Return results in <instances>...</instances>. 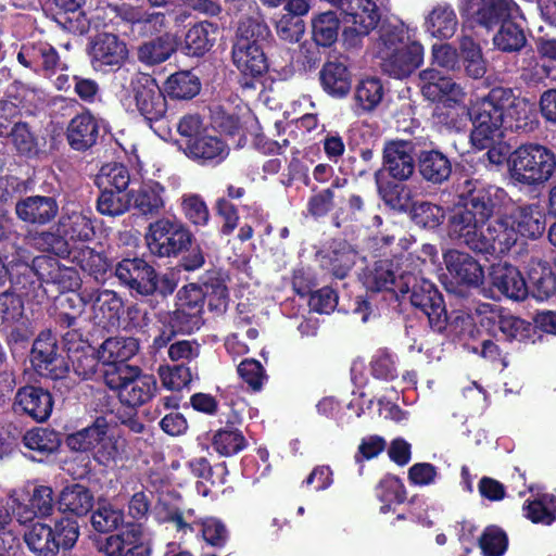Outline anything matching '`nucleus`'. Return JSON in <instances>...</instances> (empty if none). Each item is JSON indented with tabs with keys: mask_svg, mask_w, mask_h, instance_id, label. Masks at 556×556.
Returning <instances> with one entry per match:
<instances>
[{
	"mask_svg": "<svg viewBox=\"0 0 556 556\" xmlns=\"http://www.w3.org/2000/svg\"><path fill=\"white\" fill-rule=\"evenodd\" d=\"M510 203L505 190L495 186L477 187L466 180L459 194V202L452 208L447 232L470 249L481 253H497V225L494 213Z\"/></svg>",
	"mask_w": 556,
	"mask_h": 556,
	"instance_id": "nucleus-1",
	"label": "nucleus"
},
{
	"mask_svg": "<svg viewBox=\"0 0 556 556\" xmlns=\"http://www.w3.org/2000/svg\"><path fill=\"white\" fill-rule=\"evenodd\" d=\"M472 123L470 140L477 149L489 148L504 137L505 130L529 131L536 124L534 103L519 98L510 89L494 88L467 110Z\"/></svg>",
	"mask_w": 556,
	"mask_h": 556,
	"instance_id": "nucleus-2",
	"label": "nucleus"
},
{
	"mask_svg": "<svg viewBox=\"0 0 556 556\" xmlns=\"http://www.w3.org/2000/svg\"><path fill=\"white\" fill-rule=\"evenodd\" d=\"M409 27L401 22L380 28L372 45V54L379 60L381 70L396 79L410 76L422 63L425 48L417 40H410Z\"/></svg>",
	"mask_w": 556,
	"mask_h": 556,
	"instance_id": "nucleus-3",
	"label": "nucleus"
},
{
	"mask_svg": "<svg viewBox=\"0 0 556 556\" xmlns=\"http://www.w3.org/2000/svg\"><path fill=\"white\" fill-rule=\"evenodd\" d=\"M67 446L77 452H90L101 466L114 467L123 458L125 442L116 427L105 418L94 422L66 439Z\"/></svg>",
	"mask_w": 556,
	"mask_h": 556,
	"instance_id": "nucleus-4",
	"label": "nucleus"
},
{
	"mask_svg": "<svg viewBox=\"0 0 556 556\" xmlns=\"http://www.w3.org/2000/svg\"><path fill=\"white\" fill-rule=\"evenodd\" d=\"M268 37L269 28L258 17H248L240 22L232 47V61L242 75L256 78L267 72L264 45Z\"/></svg>",
	"mask_w": 556,
	"mask_h": 556,
	"instance_id": "nucleus-5",
	"label": "nucleus"
},
{
	"mask_svg": "<svg viewBox=\"0 0 556 556\" xmlns=\"http://www.w3.org/2000/svg\"><path fill=\"white\" fill-rule=\"evenodd\" d=\"M509 179L514 185L535 187L544 185L556 169L555 153L539 143H525L507 159Z\"/></svg>",
	"mask_w": 556,
	"mask_h": 556,
	"instance_id": "nucleus-6",
	"label": "nucleus"
},
{
	"mask_svg": "<svg viewBox=\"0 0 556 556\" xmlns=\"http://www.w3.org/2000/svg\"><path fill=\"white\" fill-rule=\"evenodd\" d=\"M104 383L122 404L129 407L141 406L150 401L157 389L153 376L143 374L140 368L119 365L114 370L104 371Z\"/></svg>",
	"mask_w": 556,
	"mask_h": 556,
	"instance_id": "nucleus-7",
	"label": "nucleus"
},
{
	"mask_svg": "<svg viewBox=\"0 0 556 556\" xmlns=\"http://www.w3.org/2000/svg\"><path fill=\"white\" fill-rule=\"evenodd\" d=\"M497 253L508 251L519 237L536 239L545 230V215L538 204L516 207L509 216L496 217Z\"/></svg>",
	"mask_w": 556,
	"mask_h": 556,
	"instance_id": "nucleus-8",
	"label": "nucleus"
},
{
	"mask_svg": "<svg viewBox=\"0 0 556 556\" xmlns=\"http://www.w3.org/2000/svg\"><path fill=\"white\" fill-rule=\"evenodd\" d=\"M78 536V523L70 518H62L53 528L45 522H34L23 534L26 546L36 556H56L60 548H72Z\"/></svg>",
	"mask_w": 556,
	"mask_h": 556,
	"instance_id": "nucleus-9",
	"label": "nucleus"
},
{
	"mask_svg": "<svg viewBox=\"0 0 556 556\" xmlns=\"http://www.w3.org/2000/svg\"><path fill=\"white\" fill-rule=\"evenodd\" d=\"M390 11V0H346L343 4L344 43L359 46L362 39L374 30L382 15Z\"/></svg>",
	"mask_w": 556,
	"mask_h": 556,
	"instance_id": "nucleus-10",
	"label": "nucleus"
},
{
	"mask_svg": "<svg viewBox=\"0 0 556 556\" xmlns=\"http://www.w3.org/2000/svg\"><path fill=\"white\" fill-rule=\"evenodd\" d=\"M34 243L41 250L49 251L78 265L84 271L93 275L96 278L106 268L104 257L85 243L71 245L67 240L52 232H41L34 238Z\"/></svg>",
	"mask_w": 556,
	"mask_h": 556,
	"instance_id": "nucleus-11",
	"label": "nucleus"
},
{
	"mask_svg": "<svg viewBox=\"0 0 556 556\" xmlns=\"http://www.w3.org/2000/svg\"><path fill=\"white\" fill-rule=\"evenodd\" d=\"M146 241L152 254L169 257L191 244V233L181 223L161 218L150 224Z\"/></svg>",
	"mask_w": 556,
	"mask_h": 556,
	"instance_id": "nucleus-12",
	"label": "nucleus"
},
{
	"mask_svg": "<svg viewBox=\"0 0 556 556\" xmlns=\"http://www.w3.org/2000/svg\"><path fill=\"white\" fill-rule=\"evenodd\" d=\"M413 264V257L405 260L379 261L370 269L364 279V285L372 291L393 290L401 293L409 292L410 282L416 281V276L408 270Z\"/></svg>",
	"mask_w": 556,
	"mask_h": 556,
	"instance_id": "nucleus-13",
	"label": "nucleus"
},
{
	"mask_svg": "<svg viewBox=\"0 0 556 556\" xmlns=\"http://www.w3.org/2000/svg\"><path fill=\"white\" fill-rule=\"evenodd\" d=\"M136 111L150 124L160 122L167 111L164 92L150 75L139 74L131 80Z\"/></svg>",
	"mask_w": 556,
	"mask_h": 556,
	"instance_id": "nucleus-14",
	"label": "nucleus"
},
{
	"mask_svg": "<svg viewBox=\"0 0 556 556\" xmlns=\"http://www.w3.org/2000/svg\"><path fill=\"white\" fill-rule=\"evenodd\" d=\"M24 274H30V282L33 278L47 285H54L61 292L74 291L80 285V277L77 270L64 264H60L58 260L49 255H40L31 258V263H24Z\"/></svg>",
	"mask_w": 556,
	"mask_h": 556,
	"instance_id": "nucleus-15",
	"label": "nucleus"
},
{
	"mask_svg": "<svg viewBox=\"0 0 556 556\" xmlns=\"http://www.w3.org/2000/svg\"><path fill=\"white\" fill-rule=\"evenodd\" d=\"M476 314L480 318L482 327L498 323L501 333L508 341L520 343H533L535 341L536 331L534 326L511 314H503L498 306L494 304L478 303Z\"/></svg>",
	"mask_w": 556,
	"mask_h": 556,
	"instance_id": "nucleus-16",
	"label": "nucleus"
},
{
	"mask_svg": "<svg viewBox=\"0 0 556 556\" xmlns=\"http://www.w3.org/2000/svg\"><path fill=\"white\" fill-rule=\"evenodd\" d=\"M410 302L428 317L430 327L441 332L446 328L447 315L443 298L435 286L428 279L416 275L410 282Z\"/></svg>",
	"mask_w": 556,
	"mask_h": 556,
	"instance_id": "nucleus-17",
	"label": "nucleus"
},
{
	"mask_svg": "<svg viewBox=\"0 0 556 556\" xmlns=\"http://www.w3.org/2000/svg\"><path fill=\"white\" fill-rule=\"evenodd\" d=\"M463 15L477 25L491 30L507 17H513L520 8L515 0H460Z\"/></svg>",
	"mask_w": 556,
	"mask_h": 556,
	"instance_id": "nucleus-18",
	"label": "nucleus"
},
{
	"mask_svg": "<svg viewBox=\"0 0 556 556\" xmlns=\"http://www.w3.org/2000/svg\"><path fill=\"white\" fill-rule=\"evenodd\" d=\"M89 56L94 71L109 73L121 67L128 56V50L116 35L102 33L91 41Z\"/></svg>",
	"mask_w": 556,
	"mask_h": 556,
	"instance_id": "nucleus-19",
	"label": "nucleus"
},
{
	"mask_svg": "<svg viewBox=\"0 0 556 556\" xmlns=\"http://www.w3.org/2000/svg\"><path fill=\"white\" fill-rule=\"evenodd\" d=\"M418 79L422 96L431 102L451 105L464 100L465 92L462 86L451 77L441 74L437 68L421 71Z\"/></svg>",
	"mask_w": 556,
	"mask_h": 556,
	"instance_id": "nucleus-20",
	"label": "nucleus"
},
{
	"mask_svg": "<svg viewBox=\"0 0 556 556\" xmlns=\"http://www.w3.org/2000/svg\"><path fill=\"white\" fill-rule=\"evenodd\" d=\"M30 361L35 369L45 377L60 379L67 371V365L58 354L56 340L50 331L41 332L35 340Z\"/></svg>",
	"mask_w": 556,
	"mask_h": 556,
	"instance_id": "nucleus-21",
	"label": "nucleus"
},
{
	"mask_svg": "<svg viewBox=\"0 0 556 556\" xmlns=\"http://www.w3.org/2000/svg\"><path fill=\"white\" fill-rule=\"evenodd\" d=\"M104 18L111 22L114 16L119 17L122 21L132 25L134 31L141 36H153L163 31L166 27L165 15L162 13H147L141 8L131 7L129 4H109L106 8Z\"/></svg>",
	"mask_w": 556,
	"mask_h": 556,
	"instance_id": "nucleus-22",
	"label": "nucleus"
},
{
	"mask_svg": "<svg viewBox=\"0 0 556 556\" xmlns=\"http://www.w3.org/2000/svg\"><path fill=\"white\" fill-rule=\"evenodd\" d=\"M182 152L200 165H217L228 156L229 147L220 137L206 130L202 136L184 143Z\"/></svg>",
	"mask_w": 556,
	"mask_h": 556,
	"instance_id": "nucleus-23",
	"label": "nucleus"
},
{
	"mask_svg": "<svg viewBox=\"0 0 556 556\" xmlns=\"http://www.w3.org/2000/svg\"><path fill=\"white\" fill-rule=\"evenodd\" d=\"M157 514L162 521L172 522L177 531L186 533L189 530L194 532L197 527L198 531L202 533L203 540L212 546H222L226 543L228 536L227 529L216 518H205L200 522L191 525L186 521L184 514L178 509H170L163 515V508H160Z\"/></svg>",
	"mask_w": 556,
	"mask_h": 556,
	"instance_id": "nucleus-24",
	"label": "nucleus"
},
{
	"mask_svg": "<svg viewBox=\"0 0 556 556\" xmlns=\"http://www.w3.org/2000/svg\"><path fill=\"white\" fill-rule=\"evenodd\" d=\"M102 551L108 556H150L148 536L139 525H131L118 534L109 536Z\"/></svg>",
	"mask_w": 556,
	"mask_h": 556,
	"instance_id": "nucleus-25",
	"label": "nucleus"
},
{
	"mask_svg": "<svg viewBox=\"0 0 556 556\" xmlns=\"http://www.w3.org/2000/svg\"><path fill=\"white\" fill-rule=\"evenodd\" d=\"M119 281L139 294L149 295L156 290V274L152 266L141 258H126L115 269Z\"/></svg>",
	"mask_w": 556,
	"mask_h": 556,
	"instance_id": "nucleus-26",
	"label": "nucleus"
},
{
	"mask_svg": "<svg viewBox=\"0 0 556 556\" xmlns=\"http://www.w3.org/2000/svg\"><path fill=\"white\" fill-rule=\"evenodd\" d=\"M459 21L455 9L447 2L434 4L424 14L422 29L429 37L446 41L458 30Z\"/></svg>",
	"mask_w": 556,
	"mask_h": 556,
	"instance_id": "nucleus-27",
	"label": "nucleus"
},
{
	"mask_svg": "<svg viewBox=\"0 0 556 556\" xmlns=\"http://www.w3.org/2000/svg\"><path fill=\"white\" fill-rule=\"evenodd\" d=\"M13 407L16 413L26 414L41 422L51 415L53 401L46 390L27 386L16 392Z\"/></svg>",
	"mask_w": 556,
	"mask_h": 556,
	"instance_id": "nucleus-28",
	"label": "nucleus"
},
{
	"mask_svg": "<svg viewBox=\"0 0 556 556\" xmlns=\"http://www.w3.org/2000/svg\"><path fill=\"white\" fill-rule=\"evenodd\" d=\"M446 269L458 285L478 287L483 281L481 265L468 253L451 250L444 254Z\"/></svg>",
	"mask_w": 556,
	"mask_h": 556,
	"instance_id": "nucleus-29",
	"label": "nucleus"
},
{
	"mask_svg": "<svg viewBox=\"0 0 556 556\" xmlns=\"http://www.w3.org/2000/svg\"><path fill=\"white\" fill-rule=\"evenodd\" d=\"M525 16L519 8L513 17H507L496 26L492 37L493 46L502 52H518L527 45Z\"/></svg>",
	"mask_w": 556,
	"mask_h": 556,
	"instance_id": "nucleus-30",
	"label": "nucleus"
},
{
	"mask_svg": "<svg viewBox=\"0 0 556 556\" xmlns=\"http://www.w3.org/2000/svg\"><path fill=\"white\" fill-rule=\"evenodd\" d=\"M492 286L503 295L522 301L528 295L526 280L519 269L507 263L493 265L490 273Z\"/></svg>",
	"mask_w": 556,
	"mask_h": 556,
	"instance_id": "nucleus-31",
	"label": "nucleus"
},
{
	"mask_svg": "<svg viewBox=\"0 0 556 556\" xmlns=\"http://www.w3.org/2000/svg\"><path fill=\"white\" fill-rule=\"evenodd\" d=\"M59 212V205L54 198L31 195L20 200L15 205L17 217L28 224L46 225L50 223Z\"/></svg>",
	"mask_w": 556,
	"mask_h": 556,
	"instance_id": "nucleus-32",
	"label": "nucleus"
},
{
	"mask_svg": "<svg viewBox=\"0 0 556 556\" xmlns=\"http://www.w3.org/2000/svg\"><path fill=\"white\" fill-rule=\"evenodd\" d=\"M92 298L89 304L92 309L93 321L103 327H114L123 308L121 298L112 290L109 289H91Z\"/></svg>",
	"mask_w": 556,
	"mask_h": 556,
	"instance_id": "nucleus-33",
	"label": "nucleus"
},
{
	"mask_svg": "<svg viewBox=\"0 0 556 556\" xmlns=\"http://www.w3.org/2000/svg\"><path fill=\"white\" fill-rule=\"evenodd\" d=\"M383 165L389 174L399 180H405L414 173L413 146L407 141H393L386 146Z\"/></svg>",
	"mask_w": 556,
	"mask_h": 556,
	"instance_id": "nucleus-34",
	"label": "nucleus"
},
{
	"mask_svg": "<svg viewBox=\"0 0 556 556\" xmlns=\"http://www.w3.org/2000/svg\"><path fill=\"white\" fill-rule=\"evenodd\" d=\"M139 345L136 339L126 337H113L106 339L98 349V358L109 366L106 370H114L138 352Z\"/></svg>",
	"mask_w": 556,
	"mask_h": 556,
	"instance_id": "nucleus-35",
	"label": "nucleus"
},
{
	"mask_svg": "<svg viewBox=\"0 0 556 556\" xmlns=\"http://www.w3.org/2000/svg\"><path fill=\"white\" fill-rule=\"evenodd\" d=\"M165 188L156 181H148L130 193V206L139 214L155 216L165 206Z\"/></svg>",
	"mask_w": 556,
	"mask_h": 556,
	"instance_id": "nucleus-36",
	"label": "nucleus"
},
{
	"mask_svg": "<svg viewBox=\"0 0 556 556\" xmlns=\"http://www.w3.org/2000/svg\"><path fill=\"white\" fill-rule=\"evenodd\" d=\"M58 231L60 237L67 240L71 245L76 241L84 243L93 236V226L90 216L83 211H66L60 218Z\"/></svg>",
	"mask_w": 556,
	"mask_h": 556,
	"instance_id": "nucleus-37",
	"label": "nucleus"
},
{
	"mask_svg": "<svg viewBox=\"0 0 556 556\" xmlns=\"http://www.w3.org/2000/svg\"><path fill=\"white\" fill-rule=\"evenodd\" d=\"M98 134V123L89 112L76 115L67 127L68 143L77 151H85L92 147L97 141Z\"/></svg>",
	"mask_w": 556,
	"mask_h": 556,
	"instance_id": "nucleus-38",
	"label": "nucleus"
},
{
	"mask_svg": "<svg viewBox=\"0 0 556 556\" xmlns=\"http://www.w3.org/2000/svg\"><path fill=\"white\" fill-rule=\"evenodd\" d=\"M17 60L35 71L43 68L49 72L62 66L56 50L48 42L25 45L18 52Z\"/></svg>",
	"mask_w": 556,
	"mask_h": 556,
	"instance_id": "nucleus-39",
	"label": "nucleus"
},
{
	"mask_svg": "<svg viewBox=\"0 0 556 556\" xmlns=\"http://www.w3.org/2000/svg\"><path fill=\"white\" fill-rule=\"evenodd\" d=\"M93 494L83 484L66 485L59 495V508L78 517L87 515L93 507Z\"/></svg>",
	"mask_w": 556,
	"mask_h": 556,
	"instance_id": "nucleus-40",
	"label": "nucleus"
},
{
	"mask_svg": "<svg viewBox=\"0 0 556 556\" xmlns=\"http://www.w3.org/2000/svg\"><path fill=\"white\" fill-rule=\"evenodd\" d=\"M384 88L377 77H365L359 80L354 92V111L357 115L372 112L381 103Z\"/></svg>",
	"mask_w": 556,
	"mask_h": 556,
	"instance_id": "nucleus-41",
	"label": "nucleus"
},
{
	"mask_svg": "<svg viewBox=\"0 0 556 556\" xmlns=\"http://www.w3.org/2000/svg\"><path fill=\"white\" fill-rule=\"evenodd\" d=\"M459 52L462 70L466 75L473 79L482 78L486 73V60L481 46L472 37L463 35L459 38Z\"/></svg>",
	"mask_w": 556,
	"mask_h": 556,
	"instance_id": "nucleus-42",
	"label": "nucleus"
},
{
	"mask_svg": "<svg viewBox=\"0 0 556 556\" xmlns=\"http://www.w3.org/2000/svg\"><path fill=\"white\" fill-rule=\"evenodd\" d=\"M176 36L169 33L142 43L138 48V60L146 65H156L165 62L176 51Z\"/></svg>",
	"mask_w": 556,
	"mask_h": 556,
	"instance_id": "nucleus-43",
	"label": "nucleus"
},
{
	"mask_svg": "<svg viewBox=\"0 0 556 556\" xmlns=\"http://www.w3.org/2000/svg\"><path fill=\"white\" fill-rule=\"evenodd\" d=\"M324 90L332 97H345L351 89V74L341 62H327L320 71Z\"/></svg>",
	"mask_w": 556,
	"mask_h": 556,
	"instance_id": "nucleus-44",
	"label": "nucleus"
},
{
	"mask_svg": "<svg viewBox=\"0 0 556 556\" xmlns=\"http://www.w3.org/2000/svg\"><path fill=\"white\" fill-rule=\"evenodd\" d=\"M312 39L317 46L331 47L338 39L340 20L333 11L314 14L311 21Z\"/></svg>",
	"mask_w": 556,
	"mask_h": 556,
	"instance_id": "nucleus-45",
	"label": "nucleus"
},
{
	"mask_svg": "<svg viewBox=\"0 0 556 556\" xmlns=\"http://www.w3.org/2000/svg\"><path fill=\"white\" fill-rule=\"evenodd\" d=\"M12 253L4 254L3 257L0 256V285H2L7 277L10 276L11 280L21 285L23 277L26 280L30 281V274H24L23 264L31 263L30 253L23 247H18L15 243H12Z\"/></svg>",
	"mask_w": 556,
	"mask_h": 556,
	"instance_id": "nucleus-46",
	"label": "nucleus"
},
{
	"mask_svg": "<svg viewBox=\"0 0 556 556\" xmlns=\"http://www.w3.org/2000/svg\"><path fill=\"white\" fill-rule=\"evenodd\" d=\"M163 89L170 99L189 100L200 92L201 83L193 73L180 71L172 74L165 80Z\"/></svg>",
	"mask_w": 556,
	"mask_h": 556,
	"instance_id": "nucleus-47",
	"label": "nucleus"
},
{
	"mask_svg": "<svg viewBox=\"0 0 556 556\" xmlns=\"http://www.w3.org/2000/svg\"><path fill=\"white\" fill-rule=\"evenodd\" d=\"M529 280L533 287V295L543 301L553 294L556 287V279L547 262L531 260L528 267Z\"/></svg>",
	"mask_w": 556,
	"mask_h": 556,
	"instance_id": "nucleus-48",
	"label": "nucleus"
},
{
	"mask_svg": "<svg viewBox=\"0 0 556 556\" xmlns=\"http://www.w3.org/2000/svg\"><path fill=\"white\" fill-rule=\"evenodd\" d=\"M419 170L421 176L433 184L446 180L452 172L448 159L439 151H427L419 157Z\"/></svg>",
	"mask_w": 556,
	"mask_h": 556,
	"instance_id": "nucleus-49",
	"label": "nucleus"
},
{
	"mask_svg": "<svg viewBox=\"0 0 556 556\" xmlns=\"http://www.w3.org/2000/svg\"><path fill=\"white\" fill-rule=\"evenodd\" d=\"M216 27L207 22L192 26L185 38L184 50L188 55H202L211 49L215 41Z\"/></svg>",
	"mask_w": 556,
	"mask_h": 556,
	"instance_id": "nucleus-50",
	"label": "nucleus"
},
{
	"mask_svg": "<svg viewBox=\"0 0 556 556\" xmlns=\"http://www.w3.org/2000/svg\"><path fill=\"white\" fill-rule=\"evenodd\" d=\"M523 514L533 523L549 526L556 520V497L541 494L533 500H527Z\"/></svg>",
	"mask_w": 556,
	"mask_h": 556,
	"instance_id": "nucleus-51",
	"label": "nucleus"
},
{
	"mask_svg": "<svg viewBox=\"0 0 556 556\" xmlns=\"http://www.w3.org/2000/svg\"><path fill=\"white\" fill-rule=\"evenodd\" d=\"M23 444L28 450L43 456L54 453L59 448L61 437L54 430L35 428L24 434Z\"/></svg>",
	"mask_w": 556,
	"mask_h": 556,
	"instance_id": "nucleus-52",
	"label": "nucleus"
},
{
	"mask_svg": "<svg viewBox=\"0 0 556 556\" xmlns=\"http://www.w3.org/2000/svg\"><path fill=\"white\" fill-rule=\"evenodd\" d=\"M377 496L382 503L380 511L387 514L394 510V506L402 504L406 498L403 482L395 476H386L377 488Z\"/></svg>",
	"mask_w": 556,
	"mask_h": 556,
	"instance_id": "nucleus-53",
	"label": "nucleus"
},
{
	"mask_svg": "<svg viewBox=\"0 0 556 556\" xmlns=\"http://www.w3.org/2000/svg\"><path fill=\"white\" fill-rule=\"evenodd\" d=\"M53 2L64 10L62 23L67 30L80 35L88 31L90 22L85 13L79 11L85 0H53Z\"/></svg>",
	"mask_w": 556,
	"mask_h": 556,
	"instance_id": "nucleus-54",
	"label": "nucleus"
},
{
	"mask_svg": "<svg viewBox=\"0 0 556 556\" xmlns=\"http://www.w3.org/2000/svg\"><path fill=\"white\" fill-rule=\"evenodd\" d=\"M212 446L222 456H232L245 448L247 440L238 429L225 428L214 433Z\"/></svg>",
	"mask_w": 556,
	"mask_h": 556,
	"instance_id": "nucleus-55",
	"label": "nucleus"
},
{
	"mask_svg": "<svg viewBox=\"0 0 556 556\" xmlns=\"http://www.w3.org/2000/svg\"><path fill=\"white\" fill-rule=\"evenodd\" d=\"M460 52L447 42H438L431 47V64L446 72L460 73Z\"/></svg>",
	"mask_w": 556,
	"mask_h": 556,
	"instance_id": "nucleus-56",
	"label": "nucleus"
},
{
	"mask_svg": "<svg viewBox=\"0 0 556 556\" xmlns=\"http://www.w3.org/2000/svg\"><path fill=\"white\" fill-rule=\"evenodd\" d=\"M130 181L128 169L117 163L105 164L97 177V184L103 189L125 191Z\"/></svg>",
	"mask_w": 556,
	"mask_h": 556,
	"instance_id": "nucleus-57",
	"label": "nucleus"
},
{
	"mask_svg": "<svg viewBox=\"0 0 556 556\" xmlns=\"http://www.w3.org/2000/svg\"><path fill=\"white\" fill-rule=\"evenodd\" d=\"M130 207V198L123 191L103 189L98 202V212L102 215L118 216Z\"/></svg>",
	"mask_w": 556,
	"mask_h": 556,
	"instance_id": "nucleus-58",
	"label": "nucleus"
},
{
	"mask_svg": "<svg viewBox=\"0 0 556 556\" xmlns=\"http://www.w3.org/2000/svg\"><path fill=\"white\" fill-rule=\"evenodd\" d=\"M412 219L420 227L433 229L441 225L445 213L443 208L430 202H416L410 208Z\"/></svg>",
	"mask_w": 556,
	"mask_h": 556,
	"instance_id": "nucleus-59",
	"label": "nucleus"
},
{
	"mask_svg": "<svg viewBox=\"0 0 556 556\" xmlns=\"http://www.w3.org/2000/svg\"><path fill=\"white\" fill-rule=\"evenodd\" d=\"M124 519L121 509L113 507L110 503H102L91 516V525L99 532L115 530Z\"/></svg>",
	"mask_w": 556,
	"mask_h": 556,
	"instance_id": "nucleus-60",
	"label": "nucleus"
},
{
	"mask_svg": "<svg viewBox=\"0 0 556 556\" xmlns=\"http://www.w3.org/2000/svg\"><path fill=\"white\" fill-rule=\"evenodd\" d=\"M202 313L194 309L176 307L169 316L168 325L182 334H190L199 330L203 325Z\"/></svg>",
	"mask_w": 556,
	"mask_h": 556,
	"instance_id": "nucleus-61",
	"label": "nucleus"
},
{
	"mask_svg": "<svg viewBox=\"0 0 556 556\" xmlns=\"http://www.w3.org/2000/svg\"><path fill=\"white\" fill-rule=\"evenodd\" d=\"M506 533L495 526L488 527L480 538L483 556H503L507 549Z\"/></svg>",
	"mask_w": 556,
	"mask_h": 556,
	"instance_id": "nucleus-62",
	"label": "nucleus"
},
{
	"mask_svg": "<svg viewBox=\"0 0 556 556\" xmlns=\"http://www.w3.org/2000/svg\"><path fill=\"white\" fill-rule=\"evenodd\" d=\"M159 376L163 387L173 391L187 387L192 379L190 368L182 365L160 366Z\"/></svg>",
	"mask_w": 556,
	"mask_h": 556,
	"instance_id": "nucleus-63",
	"label": "nucleus"
},
{
	"mask_svg": "<svg viewBox=\"0 0 556 556\" xmlns=\"http://www.w3.org/2000/svg\"><path fill=\"white\" fill-rule=\"evenodd\" d=\"M23 302L20 295L13 292L0 294V316L3 328H9L23 319Z\"/></svg>",
	"mask_w": 556,
	"mask_h": 556,
	"instance_id": "nucleus-64",
	"label": "nucleus"
}]
</instances>
